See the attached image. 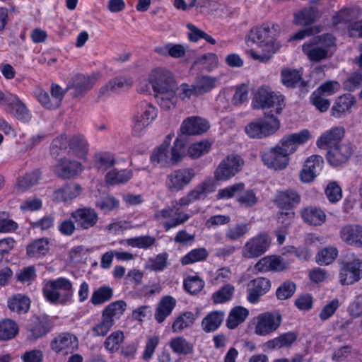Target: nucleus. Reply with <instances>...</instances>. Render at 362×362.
I'll list each match as a JSON object with an SVG mask.
<instances>
[{"mask_svg": "<svg viewBox=\"0 0 362 362\" xmlns=\"http://www.w3.org/2000/svg\"><path fill=\"white\" fill-rule=\"evenodd\" d=\"M148 81L151 85L161 108L168 110L175 107L176 84L169 70L162 67L153 69L148 74Z\"/></svg>", "mask_w": 362, "mask_h": 362, "instance_id": "1", "label": "nucleus"}, {"mask_svg": "<svg viewBox=\"0 0 362 362\" xmlns=\"http://www.w3.org/2000/svg\"><path fill=\"white\" fill-rule=\"evenodd\" d=\"M335 44V38L327 33L313 37L303 45L302 49L311 62H320L331 57L329 49Z\"/></svg>", "mask_w": 362, "mask_h": 362, "instance_id": "2", "label": "nucleus"}, {"mask_svg": "<svg viewBox=\"0 0 362 362\" xmlns=\"http://www.w3.org/2000/svg\"><path fill=\"white\" fill-rule=\"evenodd\" d=\"M182 137L178 136L175 139L170 151L160 147L156 148L151 156V162L156 163L161 167L177 165L185 156L187 149Z\"/></svg>", "mask_w": 362, "mask_h": 362, "instance_id": "3", "label": "nucleus"}, {"mask_svg": "<svg viewBox=\"0 0 362 362\" xmlns=\"http://www.w3.org/2000/svg\"><path fill=\"white\" fill-rule=\"evenodd\" d=\"M42 291L45 298L51 303L66 304L73 296L72 284L65 278L47 281Z\"/></svg>", "mask_w": 362, "mask_h": 362, "instance_id": "4", "label": "nucleus"}, {"mask_svg": "<svg viewBox=\"0 0 362 362\" xmlns=\"http://www.w3.org/2000/svg\"><path fill=\"white\" fill-rule=\"evenodd\" d=\"M279 121L273 114L264 113L262 118L249 123L245 128L247 135L252 139H262L274 134L279 128Z\"/></svg>", "mask_w": 362, "mask_h": 362, "instance_id": "5", "label": "nucleus"}, {"mask_svg": "<svg viewBox=\"0 0 362 362\" xmlns=\"http://www.w3.org/2000/svg\"><path fill=\"white\" fill-rule=\"evenodd\" d=\"M252 106L254 109L275 107L276 114H280L285 106L284 97L279 93L272 90L269 86H262L255 93Z\"/></svg>", "mask_w": 362, "mask_h": 362, "instance_id": "6", "label": "nucleus"}, {"mask_svg": "<svg viewBox=\"0 0 362 362\" xmlns=\"http://www.w3.org/2000/svg\"><path fill=\"white\" fill-rule=\"evenodd\" d=\"M157 109L151 103L143 100L136 105V112L133 119V134L139 136L144 134L146 127L157 117Z\"/></svg>", "mask_w": 362, "mask_h": 362, "instance_id": "7", "label": "nucleus"}, {"mask_svg": "<svg viewBox=\"0 0 362 362\" xmlns=\"http://www.w3.org/2000/svg\"><path fill=\"white\" fill-rule=\"evenodd\" d=\"M244 164L242 158L238 155L231 154L221 161L214 171L216 181H226L239 173Z\"/></svg>", "mask_w": 362, "mask_h": 362, "instance_id": "8", "label": "nucleus"}, {"mask_svg": "<svg viewBox=\"0 0 362 362\" xmlns=\"http://www.w3.org/2000/svg\"><path fill=\"white\" fill-rule=\"evenodd\" d=\"M271 240L267 234H259L245 243L242 250V256L246 259L257 258L267 252Z\"/></svg>", "mask_w": 362, "mask_h": 362, "instance_id": "9", "label": "nucleus"}, {"mask_svg": "<svg viewBox=\"0 0 362 362\" xmlns=\"http://www.w3.org/2000/svg\"><path fill=\"white\" fill-rule=\"evenodd\" d=\"M194 176L195 172L192 168L175 170L166 177V187L172 192H177L187 186Z\"/></svg>", "mask_w": 362, "mask_h": 362, "instance_id": "10", "label": "nucleus"}, {"mask_svg": "<svg viewBox=\"0 0 362 362\" xmlns=\"http://www.w3.org/2000/svg\"><path fill=\"white\" fill-rule=\"evenodd\" d=\"M362 277V261L354 259L342 262L339 272V281L342 285H351Z\"/></svg>", "mask_w": 362, "mask_h": 362, "instance_id": "11", "label": "nucleus"}, {"mask_svg": "<svg viewBox=\"0 0 362 362\" xmlns=\"http://www.w3.org/2000/svg\"><path fill=\"white\" fill-rule=\"evenodd\" d=\"M281 323L279 313H265L257 317L255 332L259 336H266L276 331Z\"/></svg>", "mask_w": 362, "mask_h": 362, "instance_id": "12", "label": "nucleus"}, {"mask_svg": "<svg viewBox=\"0 0 362 362\" xmlns=\"http://www.w3.org/2000/svg\"><path fill=\"white\" fill-rule=\"evenodd\" d=\"M215 188L216 186L213 181L204 180L190 190L186 196L180 198L177 204L185 206L196 201L204 199L208 194L215 191Z\"/></svg>", "mask_w": 362, "mask_h": 362, "instance_id": "13", "label": "nucleus"}, {"mask_svg": "<svg viewBox=\"0 0 362 362\" xmlns=\"http://www.w3.org/2000/svg\"><path fill=\"white\" fill-rule=\"evenodd\" d=\"M78 342L76 336L70 333H62L56 337L50 344L51 349L63 356L72 353L78 348Z\"/></svg>", "mask_w": 362, "mask_h": 362, "instance_id": "14", "label": "nucleus"}, {"mask_svg": "<svg viewBox=\"0 0 362 362\" xmlns=\"http://www.w3.org/2000/svg\"><path fill=\"white\" fill-rule=\"evenodd\" d=\"M271 281L264 277H257L251 280L247 288V299L252 304L259 301L261 296L266 294L271 288Z\"/></svg>", "mask_w": 362, "mask_h": 362, "instance_id": "15", "label": "nucleus"}, {"mask_svg": "<svg viewBox=\"0 0 362 362\" xmlns=\"http://www.w3.org/2000/svg\"><path fill=\"white\" fill-rule=\"evenodd\" d=\"M310 138V132L307 129H303L298 133L291 134L284 136L280 141V145H278L288 157L290 154L294 153L298 145L305 143Z\"/></svg>", "mask_w": 362, "mask_h": 362, "instance_id": "16", "label": "nucleus"}, {"mask_svg": "<svg viewBox=\"0 0 362 362\" xmlns=\"http://www.w3.org/2000/svg\"><path fill=\"white\" fill-rule=\"evenodd\" d=\"M209 128V122L199 117H191L185 119L181 125V134L185 143L186 137L189 135H199L206 132Z\"/></svg>", "mask_w": 362, "mask_h": 362, "instance_id": "17", "label": "nucleus"}, {"mask_svg": "<svg viewBox=\"0 0 362 362\" xmlns=\"http://www.w3.org/2000/svg\"><path fill=\"white\" fill-rule=\"evenodd\" d=\"M71 217L76 222L78 229L88 230L98 223V215L91 208L78 209L71 213Z\"/></svg>", "mask_w": 362, "mask_h": 362, "instance_id": "18", "label": "nucleus"}, {"mask_svg": "<svg viewBox=\"0 0 362 362\" xmlns=\"http://www.w3.org/2000/svg\"><path fill=\"white\" fill-rule=\"evenodd\" d=\"M97 78L94 76L76 75L67 85L66 89H72L74 98H82L94 86Z\"/></svg>", "mask_w": 362, "mask_h": 362, "instance_id": "19", "label": "nucleus"}, {"mask_svg": "<svg viewBox=\"0 0 362 362\" xmlns=\"http://www.w3.org/2000/svg\"><path fill=\"white\" fill-rule=\"evenodd\" d=\"M262 160L265 165L274 170H282L288 164V157L279 149V146L272 148L262 154Z\"/></svg>", "mask_w": 362, "mask_h": 362, "instance_id": "20", "label": "nucleus"}, {"mask_svg": "<svg viewBox=\"0 0 362 362\" xmlns=\"http://www.w3.org/2000/svg\"><path fill=\"white\" fill-rule=\"evenodd\" d=\"M349 144L341 143L331 147L327 153V160L332 166H339L346 163L352 154Z\"/></svg>", "mask_w": 362, "mask_h": 362, "instance_id": "21", "label": "nucleus"}, {"mask_svg": "<svg viewBox=\"0 0 362 362\" xmlns=\"http://www.w3.org/2000/svg\"><path fill=\"white\" fill-rule=\"evenodd\" d=\"M272 29L274 32L275 25L272 24ZM273 32L269 24H263L261 27H256L250 30L249 38L255 43H257L261 47H269V45L278 42L272 36Z\"/></svg>", "mask_w": 362, "mask_h": 362, "instance_id": "22", "label": "nucleus"}, {"mask_svg": "<svg viewBox=\"0 0 362 362\" xmlns=\"http://www.w3.org/2000/svg\"><path fill=\"white\" fill-rule=\"evenodd\" d=\"M339 236L342 241L351 246L362 247V226L358 224H348L344 226L340 231Z\"/></svg>", "mask_w": 362, "mask_h": 362, "instance_id": "23", "label": "nucleus"}, {"mask_svg": "<svg viewBox=\"0 0 362 362\" xmlns=\"http://www.w3.org/2000/svg\"><path fill=\"white\" fill-rule=\"evenodd\" d=\"M281 82L287 88L298 87L303 93L308 92L307 83L302 78V74L296 69H286L281 72Z\"/></svg>", "mask_w": 362, "mask_h": 362, "instance_id": "24", "label": "nucleus"}, {"mask_svg": "<svg viewBox=\"0 0 362 362\" xmlns=\"http://www.w3.org/2000/svg\"><path fill=\"white\" fill-rule=\"evenodd\" d=\"M274 203L281 209L291 211L300 202V196L293 189L279 192L274 199Z\"/></svg>", "mask_w": 362, "mask_h": 362, "instance_id": "25", "label": "nucleus"}, {"mask_svg": "<svg viewBox=\"0 0 362 362\" xmlns=\"http://www.w3.org/2000/svg\"><path fill=\"white\" fill-rule=\"evenodd\" d=\"M344 130L341 127H334L323 133L317 141V146L320 148H330L341 144Z\"/></svg>", "mask_w": 362, "mask_h": 362, "instance_id": "26", "label": "nucleus"}, {"mask_svg": "<svg viewBox=\"0 0 362 362\" xmlns=\"http://www.w3.org/2000/svg\"><path fill=\"white\" fill-rule=\"evenodd\" d=\"M6 111L12 114L22 122H28L31 119V114L25 104L14 95L7 105Z\"/></svg>", "mask_w": 362, "mask_h": 362, "instance_id": "27", "label": "nucleus"}, {"mask_svg": "<svg viewBox=\"0 0 362 362\" xmlns=\"http://www.w3.org/2000/svg\"><path fill=\"white\" fill-rule=\"evenodd\" d=\"M57 175L64 179H69L82 171L81 164L76 160L61 159L56 168Z\"/></svg>", "mask_w": 362, "mask_h": 362, "instance_id": "28", "label": "nucleus"}, {"mask_svg": "<svg viewBox=\"0 0 362 362\" xmlns=\"http://www.w3.org/2000/svg\"><path fill=\"white\" fill-rule=\"evenodd\" d=\"M81 186L71 182L53 192V199L57 202H66L76 198L81 192Z\"/></svg>", "mask_w": 362, "mask_h": 362, "instance_id": "29", "label": "nucleus"}, {"mask_svg": "<svg viewBox=\"0 0 362 362\" xmlns=\"http://www.w3.org/2000/svg\"><path fill=\"white\" fill-rule=\"evenodd\" d=\"M286 268L281 259L276 256H268L259 259L255 265V269L260 272L269 271H282Z\"/></svg>", "mask_w": 362, "mask_h": 362, "instance_id": "30", "label": "nucleus"}, {"mask_svg": "<svg viewBox=\"0 0 362 362\" xmlns=\"http://www.w3.org/2000/svg\"><path fill=\"white\" fill-rule=\"evenodd\" d=\"M301 217L304 222L312 226H321L325 222L326 214L320 208L308 206L301 211Z\"/></svg>", "mask_w": 362, "mask_h": 362, "instance_id": "31", "label": "nucleus"}, {"mask_svg": "<svg viewBox=\"0 0 362 362\" xmlns=\"http://www.w3.org/2000/svg\"><path fill=\"white\" fill-rule=\"evenodd\" d=\"M354 103V98L350 94L339 97L331 108V115L336 118L343 117Z\"/></svg>", "mask_w": 362, "mask_h": 362, "instance_id": "32", "label": "nucleus"}, {"mask_svg": "<svg viewBox=\"0 0 362 362\" xmlns=\"http://www.w3.org/2000/svg\"><path fill=\"white\" fill-rule=\"evenodd\" d=\"M176 305V300L171 296L163 297L159 302L156 311L155 319L158 323L163 322L169 316Z\"/></svg>", "mask_w": 362, "mask_h": 362, "instance_id": "33", "label": "nucleus"}, {"mask_svg": "<svg viewBox=\"0 0 362 362\" xmlns=\"http://www.w3.org/2000/svg\"><path fill=\"white\" fill-rule=\"evenodd\" d=\"M225 317L223 311L215 310L209 313L202 321V327L206 332L216 331L222 324Z\"/></svg>", "mask_w": 362, "mask_h": 362, "instance_id": "34", "label": "nucleus"}, {"mask_svg": "<svg viewBox=\"0 0 362 362\" xmlns=\"http://www.w3.org/2000/svg\"><path fill=\"white\" fill-rule=\"evenodd\" d=\"M49 249L48 240L46 238H39L27 245L26 254L29 258L39 259L45 256Z\"/></svg>", "mask_w": 362, "mask_h": 362, "instance_id": "35", "label": "nucleus"}, {"mask_svg": "<svg viewBox=\"0 0 362 362\" xmlns=\"http://www.w3.org/2000/svg\"><path fill=\"white\" fill-rule=\"evenodd\" d=\"M361 15V10L356 6L350 8H344L339 10L333 16V23L334 24L339 23H352L351 22Z\"/></svg>", "mask_w": 362, "mask_h": 362, "instance_id": "36", "label": "nucleus"}, {"mask_svg": "<svg viewBox=\"0 0 362 362\" xmlns=\"http://www.w3.org/2000/svg\"><path fill=\"white\" fill-rule=\"evenodd\" d=\"M8 307L13 311L18 314L26 313L30 305V299L22 294L13 295L8 299Z\"/></svg>", "mask_w": 362, "mask_h": 362, "instance_id": "37", "label": "nucleus"}, {"mask_svg": "<svg viewBox=\"0 0 362 362\" xmlns=\"http://www.w3.org/2000/svg\"><path fill=\"white\" fill-rule=\"evenodd\" d=\"M298 335L296 332H288L281 334L278 337L268 341L265 345L269 349H280L281 347H289L297 339Z\"/></svg>", "mask_w": 362, "mask_h": 362, "instance_id": "38", "label": "nucleus"}, {"mask_svg": "<svg viewBox=\"0 0 362 362\" xmlns=\"http://www.w3.org/2000/svg\"><path fill=\"white\" fill-rule=\"evenodd\" d=\"M169 346L177 355L187 356L194 351V345L183 337H176L170 339Z\"/></svg>", "mask_w": 362, "mask_h": 362, "instance_id": "39", "label": "nucleus"}, {"mask_svg": "<svg viewBox=\"0 0 362 362\" xmlns=\"http://www.w3.org/2000/svg\"><path fill=\"white\" fill-rule=\"evenodd\" d=\"M318 11L313 7L305 8L294 13L293 23L296 25H308L315 22Z\"/></svg>", "mask_w": 362, "mask_h": 362, "instance_id": "40", "label": "nucleus"}, {"mask_svg": "<svg viewBox=\"0 0 362 362\" xmlns=\"http://www.w3.org/2000/svg\"><path fill=\"white\" fill-rule=\"evenodd\" d=\"M251 225L249 222H237L226 231V238L230 241H236L244 238L250 231Z\"/></svg>", "mask_w": 362, "mask_h": 362, "instance_id": "41", "label": "nucleus"}, {"mask_svg": "<svg viewBox=\"0 0 362 362\" xmlns=\"http://www.w3.org/2000/svg\"><path fill=\"white\" fill-rule=\"evenodd\" d=\"M248 310L241 306H237L231 310L226 320V326L228 329L236 328L243 322L248 316Z\"/></svg>", "mask_w": 362, "mask_h": 362, "instance_id": "42", "label": "nucleus"}, {"mask_svg": "<svg viewBox=\"0 0 362 362\" xmlns=\"http://www.w3.org/2000/svg\"><path fill=\"white\" fill-rule=\"evenodd\" d=\"M18 333L17 323L11 320L5 319L0 321V340L6 341L14 338Z\"/></svg>", "mask_w": 362, "mask_h": 362, "instance_id": "43", "label": "nucleus"}, {"mask_svg": "<svg viewBox=\"0 0 362 362\" xmlns=\"http://www.w3.org/2000/svg\"><path fill=\"white\" fill-rule=\"evenodd\" d=\"M132 177V172L130 170L124 169L118 170L113 169L106 175V181L108 184L116 185L124 183Z\"/></svg>", "mask_w": 362, "mask_h": 362, "instance_id": "44", "label": "nucleus"}, {"mask_svg": "<svg viewBox=\"0 0 362 362\" xmlns=\"http://www.w3.org/2000/svg\"><path fill=\"white\" fill-rule=\"evenodd\" d=\"M68 148L70 149L69 138L66 134H61L53 139L50 145V154L52 157L57 158Z\"/></svg>", "mask_w": 362, "mask_h": 362, "instance_id": "45", "label": "nucleus"}, {"mask_svg": "<svg viewBox=\"0 0 362 362\" xmlns=\"http://www.w3.org/2000/svg\"><path fill=\"white\" fill-rule=\"evenodd\" d=\"M156 238L150 235H141L139 237L122 240L120 243L125 242L129 246L140 249H148L156 243Z\"/></svg>", "mask_w": 362, "mask_h": 362, "instance_id": "46", "label": "nucleus"}, {"mask_svg": "<svg viewBox=\"0 0 362 362\" xmlns=\"http://www.w3.org/2000/svg\"><path fill=\"white\" fill-rule=\"evenodd\" d=\"M195 317L193 313L189 311L185 312L174 321L172 325V329L174 332H180L184 329L192 326Z\"/></svg>", "mask_w": 362, "mask_h": 362, "instance_id": "47", "label": "nucleus"}, {"mask_svg": "<svg viewBox=\"0 0 362 362\" xmlns=\"http://www.w3.org/2000/svg\"><path fill=\"white\" fill-rule=\"evenodd\" d=\"M124 339L123 332L120 330L113 332L106 338L104 341V346L110 353H115L119 350V345Z\"/></svg>", "mask_w": 362, "mask_h": 362, "instance_id": "48", "label": "nucleus"}, {"mask_svg": "<svg viewBox=\"0 0 362 362\" xmlns=\"http://www.w3.org/2000/svg\"><path fill=\"white\" fill-rule=\"evenodd\" d=\"M69 145L70 150L80 156L86 154L88 150V141L81 134L74 135L69 138Z\"/></svg>", "mask_w": 362, "mask_h": 362, "instance_id": "49", "label": "nucleus"}, {"mask_svg": "<svg viewBox=\"0 0 362 362\" xmlns=\"http://www.w3.org/2000/svg\"><path fill=\"white\" fill-rule=\"evenodd\" d=\"M112 296L113 291L110 286H101L93 293L90 302L95 305H100L110 300Z\"/></svg>", "mask_w": 362, "mask_h": 362, "instance_id": "50", "label": "nucleus"}, {"mask_svg": "<svg viewBox=\"0 0 362 362\" xmlns=\"http://www.w3.org/2000/svg\"><path fill=\"white\" fill-rule=\"evenodd\" d=\"M115 323L114 319L102 313L101 321L92 328L93 337H104L110 330Z\"/></svg>", "mask_w": 362, "mask_h": 362, "instance_id": "51", "label": "nucleus"}, {"mask_svg": "<svg viewBox=\"0 0 362 362\" xmlns=\"http://www.w3.org/2000/svg\"><path fill=\"white\" fill-rule=\"evenodd\" d=\"M208 255L207 250L204 247L194 249L182 258L181 262L182 265H187L204 261L207 258Z\"/></svg>", "mask_w": 362, "mask_h": 362, "instance_id": "52", "label": "nucleus"}, {"mask_svg": "<svg viewBox=\"0 0 362 362\" xmlns=\"http://www.w3.org/2000/svg\"><path fill=\"white\" fill-rule=\"evenodd\" d=\"M216 82V78L206 76L197 77L194 81L199 95L208 93L214 88Z\"/></svg>", "mask_w": 362, "mask_h": 362, "instance_id": "53", "label": "nucleus"}, {"mask_svg": "<svg viewBox=\"0 0 362 362\" xmlns=\"http://www.w3.org/2000/svg\"><path fill=\"white\" fill-rule=\"evenodd\" d=\"M95 165L99 170H105L115 163L113 155L110 152H100L94 156Z\"/></svg>", "mask_w": 362, "mask_h": 362, "instance_id": "54", "label": "nucleus"}, {"mask_svg": "<svg viewBox=\"0 0 362 362\" xmlns=\"http://www.w3.org/2000/svg\"><path fill=\"white\" fill-rule=\"evenodd\" d=\"M133 79L130 77L117 76L107 82L110 90L117 94L123 88H129L133 85Z\"/></svg>", "mask_w": 362, "mask_h": 362, "instance_id": "55", "label": "nucleus"}, {"mask_svg": "<svg viewBox=\"0 0 362 362\" xmlns=\"http://www.w3.org/2000/svg\"><path fill=\"white\" fill-rule=\"evenodd\" d=\"M211 144L206 140L194 143L188 148L187 154L191 158H198L207 153L211 148Z\"/></svg>", "mask_w": 362, "mask_h": 362, "instance_id": "56", "label": "nucleus"}, {"mask_svg": "<svg viewBox=\"0 0 362 362\" xmlns=\"http://www.w3.org/2000/svg\"><path fill=\"white\" fill-rule=\"evenodd\" d=\"M235 287L231 284H226L214 293L212 299L214 303H223L232 298Z\"/></svg>", "mask_w": 362, "mask_h": 362, "instance_id": "57", "label": "nucleus"}, {"mask_svg": "<svg viewBox=\"0 0 362 362\" xmlns=\"http://www.w3.org/2000/svg\"><path fill=\"white\" fill-rule=\"evenodd\" d=\"M51 325L49 320L43 317L38 318L30 329L32 336L34 339H38L45 336L50 331Z\"/></svg>", "mask_w": 362, "mask_h": 362, "instance_id": "58", "label": "nucleus"}, {"mask_svg": "<svg viewBox=\"0 0 362 362\" xmlns=\"http://www.w3.org/2000/svg\"><path fill=\"white\" fill-rule=\"evenodd\" d=\"M40 176L41 173L39 170L28 173L18 179V185L24 190L28 189L38 183Z\"/></svg>", "mask_w": 362, "mask_h": 362, "instance_id": "59", "label": "nucleus"}, {"mask_svg": "<svg viewBox=\"0 0 362 362\" xmlns=\"http://www.w3.org/2000/svg\"><path fill=\"white\" fill-rule=\"evenodd\" d=\"M183 285L186 291L194 295L203 289L204 282L197 276H188L184 280Z\"/></svg>", "mask_w": 362, "mask_h": 362, "instance_id": "60", "label": "nucleus"}, {"mask_svg": "<svg viewBox=\"0 0 362 362\" xmlns=\"http://www.w3.org/2000/svg\"><path fill=\"white\" fill-rule=\"evenodd\" d=\"M338 251L335 247H325L319 251L316 261L319 264L328 265L337 257Z\"/></svg>", "mask_w": 362, "mask_h": 362, "instance_id": "61", "label": "nucleus"}, {"mask_svg": "<svg viewBox=\"0 0 362 362\" xmlns=\"http://www.w3.org/2000/svg\"><path fill=\"white\" fill-rule=\"evenodd\" d=\"M281 45L279 42H274L269 45V47H264L263 49V53L262 54H257L254 50H250V56L256 60H259L261 62H267L269 60L271 57L279 50Z\"/></svg>", "mask_w": 362, "mask_h": 362, "instance_id": "62", "label": "nucleus"}, {"mask_svg": "<svg viewBox=\"0 0 362 362\" xmlns=\"http://www.w3.org/2000/svg\"><path fill=\"white\" fill-rule=\"evenodd\" d=\"M119 206V202L112 196H107L98 200L95 202V206L104 213H108L117 209Z\"/></svg>", "mask_w": 362, "mask_h": 362, "instance_id": "63", "label": "nucleus"}, {"mask_svg": "<svg viewBox=\"0 0 362 362\" xmlns=\"http://www.w3.org/2000/svg\"><path fill=\"white\" fill-rule=\"evenodd\" d=\"M127 304L124 300H117L109 304L103 311L107 317L113 318L114 316H120L126 310Z\"/></svg>", "mask_w": 362, "mask_h": 362, "instance_id": "64", "label": "nucleus"}]
</instances>
